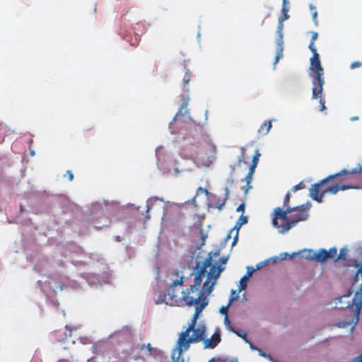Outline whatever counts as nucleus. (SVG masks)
<instances>
[{"mask_svg":"<svg viewBox=\"0 0 362 362\" xmlns=\"http://www.w3.org/2000/svg\"><path fill=\"white\" fill-rule=\"evenodd\" d=\"M211 252L202 262H198L197 264V272L194 279V285H192L188 289L189 293H195V296L183 297L185 303L187 305H199L204 294H210L214 286L219 278L221 273L225 267L221 264L217 266L216 264H211Z\"/></svg>","mask_w":362,"mask_h":362,"instance_id":"f257e3e1","label":"nucleus"},{"mask_svg":"<svg viewBox=\"0 0 362 362\" xmlns=\"http://www.w3.org/2000/svg\"><path fill=\"white\" fill-rule=\"evenodd\" d=\"M291 197V192H288L284 200L283 208L276 207L272 214V223L279 233H285L297 223L305 221L308 217L309 207L304 204L291 207L289 201Z\"/></svg>","mask_w":362,"mask_h":362,"instance_id":"f03ea898","label":"nucleus"},{"mask_svg":"<svg viewBox=\"0 0 362 362\" xmlns=\"http://www.w3.org/2000/svg\"><path fill=\"white\" fill-rule=\"evenodd\" d=\"M208 300L204 298L199 305L195 307V313L188 327L179 334V338L176 343L175 351H177L180 356L184 351L189 349L190 344L202 341L204 339L206 326L204 325H199L197 326V322L200 313L207 305Z\"/></svg>","mask_w":362,"mask_h":362,"instance_id":"7ed1b4c3","label":"nucleus"},{"mask_svg":"<svg viewBox=\"0 0 362 362\" xmlns=\"http://www.w3.org/2000/svg\"><path fill=\"white\" fill-rule=\"evenodd\" d=\"M345 176L342 173V170L334 175H329L320 182L311 185L310 191V197L319 203L323 202V198L327 194H331L329 188L339 185L341 186L345 182Z\"/></svg>","mask_w":362,"mask_h":362,"instance_id":"20e7f679","label":"nucleus"},{"mask_svg":"<svg viewBox=\"0 0 362 362\" xmlns=\"http://www.w3.org/2000/svg\"><path fill=\"white\" fill-rule=\"evenodd\" d=\"M309 76L312 78V98H320L325 84L324 69L321 65L320 55H313L310 59Z\"/></svg>","mask_w":362,"mask_h":362,"instance_id":"39448f33","label":"nucleus"},{"mask_svg":"<svg viewBox=\"0 0 362 362\" xmlns=\"http://www.w3.org/2000/svg\"><path fill=\"white\" fill-rule=\"evenodd\" d=\"M209 147L207 141H196L185 146L181 151V156L187 159L192 160L194 163L201 165H207L209 156L207 149Z\"/></svg>","mask_w":362,"mask_h":362,"instance_id":"423d86ee","label":"nucleus"},{"mask_svg":"<svg viewBox=\"0 0 362 362\" xmlns=\"http://www.w3.org/2000/svg\"><path fill=\"white\" fill-rule=\"evenodd\" d=\"M345 182L341 186L336 185L329 189L332 194H336L339 191L349 189H362V165L358 164L352 170H342Z\"/></svg>","mask_w":362,"mask_h":362,"instance_id":"0eeeda50","label":"nucleus"},{"mask_svg":"<svg viewBox=\"0 0 362 362\" xmlns=\"http://www.w3.org/2000/svg\"><path fill=\"white\" fill-rule=\"evenodd\" d=\"M173 275L176 277L169 286L167 295V300L170 305H177L180 301H185L183 297L189 296L188 289L186 291H181V296H179L180 290L183 286V275H180L177 270L173 272Z\"/></svg>","mask_w":362,"mask_h":362,"instance_id":"6e6552de","label":"nucleus"},{"mask_svg":"<svg viewBox=\"0 0 362 362\" xmlns=\"http://www.w3.org/2000/svg\"><path fill=\"white\" fill-rule=\"evenodd\" d=\"M71 331L69 330V335L66 334L65 339H57V341L60 342L57 346L59 356L62 357L58 362H69V359L72 358V351L74 347V341L71 339Z\"/></svg>","mask_w":362,"mask_h":362,"instance_id":"1a4fd4ad","label":"nucleus"},{"mask_svg":"<svg viewBox=\"0 0 362 362\" xmlns=\"http://www.w3.org/2000/svg\"><path fill=\"white\" fill-rule=\"evenodd\" d=\"M361 310V305H357L355 310L349 309L346 312H349L350 314H346V318L344 320L338 322L336 325L339 328H345L348 326L354 324L351 329H354V327L358 324L359 321V315Z\"/></svg>","mask_w":362,"mask_h":362,"instance_id":"9d476101","label":"nucleus"},{"mask_svg":"<svg viewBox=\"0 0 362 362\" xmlns=\"http://www.w3.org/2000/svg\"><path fill=\"white\" fill-rule=\"evenodd\" d=\"M285 21V18H279V24L277 27V34L279 35V38L277 40V44L279 46L278 48V52L275 58L274 64H277L279 59L283 57V29H284V21Z\"/></svg>","mask_w":362,"mask_h":362,"instance_id":"9b49d317","label":"nucleus"},{"mask_svg":"<svg viewBox=\"0 0 362 362\" xmlns=\"http://www.w3.org/2000/svg\"><path fill=\"white\" fill-rule=\"evenodd\" d=\"M221 334L217 329L209 339L202 340L204 349H214L221 341Z\"/></svg>","mask_w":362,"mask_h":362,"instance_id":"f8f14e48","label":"nucleus"},{"mask_svg":"<svg viewBox=\"0 0 362 362\" xmlns=\"http://www.w3.org/2000/svg\"><path fill=\"white\" fill-rule=\"evenodd\" d=\"M248 221V218L246 216L241 215L237 222L235 223V226L232 230H230V233L228 235L227 238H230V233L233 232V230H236V235L234 237L233 241L232 243V245H235L238 241V230L242 227L243 225L247 223Z\"/></svg>","mask_w":362,"mask_h":362,"instance_id":"ddd939ff","label":"nucleus"},{"mask_svg":"<svg viewBox=\"0 0 362 362\" xmlns=\"http://www.w3.org/2000/svg\"><path fill=\"white\" fill-rule=\"evenodd\" d=\"M255 272V269L252 267H248L247 268L246 274L240 279L239 281V288L238 292H241L243 290H245L247 286V281L252 276L253 272Z\"/></svg>","mask_w":362,"mask_h":362,"instance_id":"4468645a","label":"nucleus"},{"mask_svg":"<svg viewBox=\"0 0 362 362\" xmlns=\"http://www.w3.org/2000/svg\"><path fill=\"white\" fill-rule=\"evenodd\" d=\"M310 259L315 260L317 262H324L327 259V250L325 249H320L318 251H310Z\"/></svg>","mask_w":362,"mask_h":362,"instance_id":"2eb2a0df","label":"nucleus"},{"mask_svg":"<svg viewBox=\"0 0 362 362\" xmlns=\"http://www.w3.org/2000/svg\"><path fill=\"white\" fill-rule=\"evenodd\" d=\"M272 128V122L265 121L259 128L258 132L262 136L267 135Z\"/></svg>","mask_w":362,"mask_h":362,"instance_id":"dca6fc26","label":"nucleus"},{"mask_svg":"<svg viewBox=\"0 0 362 362\" xmlns=\"http://www.w3.org/2000/svg\"><path fill=\"white\" fill-rule=\"evenodd\" d=\"M13 132L7 126L0 122V143L3 142L5 136H8Z\"/></svg>","mask_w":362,"mask_h":362,"instance_id":"f3484780","label":"nucleus"},{"mask_svg":"<svg viewBox=\"0 0 362 362\" xmlns=\"http://www.w3.org/2000/svg\"><path fill=\"white\" fill-rule=\"evenodd\" d=\"M238 298V296L230 298L228 303L226 306H223L220 309V313L226 316H228V309L231 303Z\"/></svg>","mask_w":362,"mask_h":362,"instance_id":"a211bd4d","label":"nucleus"},{"mask_svg":"<svg viewBox=\"0 0 362 362\" xmlns=\"http://www.w3.org/2000/svg\"><path fill=\"white\" fill-rule=\"evenodd\" d=\"M252 175L248 174L246 175V177L242 180V181H244L247 184L246 187H243L242 189L245 191V193L247 194L248 190L252 188V186L250 185V183L252 180Z\"/></svg>","mask_w":362,"mask_h":362,"instance_id":"6ab92c4d","label":"nucleus"},{"mask_svg":"<svg viewBox=\"0 0 362 362\" xmlns=\"http://www.w3.org/2000/svg\"><path fill=\"white\" fill-rule=\"evenodd\" d=\"M288 4V0H283L282 13H284V16L280 17L279 18H285V21L289 18V15L288 14V8L286 7Z\"/></svg>","mask_w":362,"mask_h":362,"instance_id":"aec40b11","label":"nucleus"},{"mask_svg":"<svg viewBox=\"0 0 362 362\" xmlns=\"http://www.w3.org/2000/svg\"><path fill=\"white\" fill-rule=\"evenodd\" d=\"M337 250L336 247H332L328 251L327 250V259H334L337 257Z\"/></svg>","mask_w":362,"mask_h":362,"instance_id":"412c9836","label":"nucleus"},{"mask_svg":"<svg viewBox=\"0 0 362 362\" xmlns=\"http://www.w3.org/2000/svg\"><path fill=\"white\" fill-rule=\"evenodd\" d=\"M162 303H165L167 305H169V303H168V300H167V295L165 293L160 294L158 296L157 299L156 300V304H160Z\"/></svg>","mask_w":362,"mask_h":362,"instance_id":"4be33fe9","label":"nucleus"},{"mask_svg":"<svg viewBox=\"0 0 362 362\" xmlns=\"http://www.w3.org/2000/svg\"><path fill=\"white\" fill-rule=\"evenodd\" d=\"M146 349L147 351H148V356H151L153 354V352L156 351V349H154L151 344L150 343H148L147 344H143L142 346H141V350H143L144 349Z\"/></svg>","mask_w":362,"mask_h":362,"instance_id":"5701e85b","label":"nucleus"},{"mask_svg":"<svg viewBox=\"0 0 362 362\" xmlns=\"http://www.w3.org/2000/svg\"><path fill=\"white\" fill-rule=\"evenodd\" d=\"M310 9L311 11L313 20L315 22V24L317 25V11H316L315 7L313 5L310 6Z\"/></svg>","mask_w":362,"mask_h":362,"instance_id":"b1692460","label":"nucleus"},{"mask_svg":"<svg viewBox=\"0 0 362 362\" xmlns=\"http://www.w3.org/2000/svg\"><path fill=\"white\" fill-rule=\"evenodd\" d=\"M259 156H260L259 151V149H256L255 154L252 157V165H254L255 166L257 165Z\"/></svg>","mask_w":362,"mask_h":362,"instance_id":"393cba45","label":"nucleus"},{"mask_svg":"<svg viewBox=\"0 0 362 362\" xmlns=\"http://www.w3.org/2000/svg\"><path fill=\"white\" fill-rule=\"evenodd\" d=\"M224 324L226 328L230 332H235V329L231 326V322L228 316L224 317Z\"/></svg>","mask_w":362,"mask_h":362,"instance_id":"a878e982","label":"nucleus"},{"mask_svg":"<svg viewBox=\"0 0 362 362\" xmlns=\"http://www.w3.org/2000/svg\"><path fill=\"white\" fill-rule=\"evenodd\" d=\"M233 332L235 333L238 337H241L245 342H249L247 339V334L245 332H240L235 329V332Z\"/></svg>","mask_w":362,"mask_h":362,"instance_id":"bb28decb","label":"nucleus"},{"mask_svg":"<svg viewBox=\"0 0 362 362\" xmlns=\"http://www.w3.org/2000/svg\"><path fill=\"white\" fill-rule=\"evenodd\" d=\"M305 188V185L304 184L303 181L300 182L298 185H295L292 189L291 192H296V191L299 189H303Z\"/></svg>","mask_w":362,"mask_h":362,"instance_id":"cd10ccee","label":"nucleus"},{"mask_svg":"<svg viewBox=\"0 0 362 362\" xmlns=\"http://www.w3.org/2000/svg\"><path fill=\"white\" fill-rule=\"evenodd\" d=\"M346 249H341L339 252V254L337 257V258L335 259V262L337 261L338 259H346Z\"/></svg>","mask_w":362,"mask_h":362,"instance_id":"c85d7f7f","label":"nucleus"},{"mask_svg":"<svg viewBox=\"0 0 362 362\" xmlns=\"http://www.w3.org/2000/svg\"><path fill=\"white\" fill-rule=\"evenodd\" d=\"M108 362H124V360L121 357H116L115 354H112L109 357Z\"/></svg>","mask_w":362,"mask_h":362,"instance_id":"c756f323","label":"nucleus"},{"mask_svg":"<svg viewBox=\"0 0 362 362\" xmlns=\"http://www.w3.org/2000/svg\"><path fill=\"white\" fill-rule=\"evenodd\" d=\"M308 47L310 49V51L313 52V55L319 54L317 53V49H316V47L315 45V42H311L310 41Z\"/></svg>","mask_w":362,"mask_h":362,"instance_id":"7c9ffc66","label":"nucleus"},{"mask_svg":"<svg viewBox=\"0 0 362 362\" xmlns=\"http://www.w3.org/2000/svg\"><path fill=\"white\" fill-rule=\"evenodd\" d=\"M316 100H319L320 111L322 112L326 109L325 102L322 99V95L320 98H315Z\"/></svg>","mask_w":362,"mask_h":362,"instance_id":"2f4dec72","label":"nucleus"},{"mask_svg":"<svg viewBox=\"0 0 362 362\" xmlns=\"http://www.w3.org/2000/svg\"><path fill=\"white\" fill-rule=\"evenodd\" d=\"M190 79H191L190 73L187 72L183 77V81H184L185 84H187L189 82Z\"/></svg>","mask_w":362,"mask_h":362,"instance_id":"473e14b6","label":"nucleus"},{"mask_svg":"<svg viewBox=\"0 0 362 362\" xmlns=\"http://www.w3.org/2000/svg\"><path fill=\"white\" fill-rule=\"evenodd\" d=\"M245 203H242V204H240L237 207V209H236V211H237L238 212H243H243L245 211Z\"/></svg>","mask_w":362,"mask_h":362,"instance_id":"72a5a7b5","label":"nucleus"},{"mask_svg":"<svg viewBox=\"0 0 362 362\" xmlns=\"http://www.w3.org/2000/svg\"><path fill=\"white\" fill-rule=\"evenodd\" d=\"M66 175L68 176L69 181H72L74 179V175L71 170H69L66 172Z\"/></svg>","mask_w":362,"mask_h":362,"instance_id":"f704fd0d","label":"nucleus"},{"mask_svg":"<svg viewBox=\"0 0 362 362\" xmlns=\"http://www.w3.org/2000/svg\"><path fill=\"white\" fill-rule=\"evenodd\" d=\"M361 66V63L359 62H353L351 64V69H355L356 67H359Z\"/></svg>","mask_w":362,"mask_h":362,"instance_id":"c9c22d12","label":"nucleus"},{"mask_svg":"<svg viewBox=\"0 0 362 362\" xmlns=\"http://www.w3.org/2000/svg\"><path fill=\"white\" fill-rule=\"evenodd\" d=\"M256 167L257 166L251 164L250 166V168H249L248 174H250V175H253Z\"/></svg>","mask_w":362,"mask_h":362,"instance_id":"e433bc0d","label":"nucleus"},{"mask_svg":"<svg viewBox=\"0 0 362 362\" xmlns=\"http://www.w3.org/2000/svg\"><path fill=\"white\" fill-rule=\"evenodd\" d=\"M317 37H318L317 33V32H313L312 33V37H311L310 41L311 42H315L317 39Z\"/></svg>","mask_w":362,"mask_h":362,"instance_id":"4c0bfd02","label":"nucleus"},{"mask_svg":"<svg viewBox=\"0 0 362 362\" xmlns=\"http://www.w3.org/2000/svg\"><path fill=\"white\" fill-rule=\"evenodd\" d=\"M354 362H362V354L356 357L354 360Z\"/></svg>","mask_w":362,"mask_h":362,"instance_id":"58836bf2","label":"nucleus"},{"mask_svg":"<svg viewBox=\"0 0 362 362\" xmlns=\"http://www.w3.org/2000/svg\"><path fill=\"white\" fill-rule=\"evenodd\" d=\"M227 261H228V257H221V258L220 259V262H221V264H226Z\"/></svg>","mask_w":362,"mask_h":362,"instance_id":"ea45409f","label":"nucleus"},{"mask_svg":"<svg viewBox=\"0 0 362 362\" xmlns=\"http://www.w3.org/2000/svg\"><path fill=\"white\" fill-rule=\"evenodd\" d=\"M236 296L239 297L238 293H237L236 291L232 290L230 298L236 297Z\"/></svg>","mask_w":362,"mask_h":362,"instance_id":"a19ab883","label":"nucleus"},{"mask_svg":"<svg viewBox=\"0 0 362 362\" xmlns=\"http://www.w3.org/2000/svg\"><path fill=\"white\" fill-rule=\"evenodd\" d=\"M220 255V251L219 250L215 251L214 253H213V256L215 257H218V256Z\"/></svg>","mask_w":362,"mask_h":362,"instance_id":"79ce46f5","label":"nucleus"},{"mask_svg":"<svg viewBox=\"0 0 362 362\" xmlns=\"http://www.w3.org/2000/svg\"><path fill=\"white\" fill-rule=\"evenodd\" d=\"M187 102H185V103H182V107H181V109L180 110V114H182V108H185V107H187Z\"/></svg>","mask_w":362,"mask_h":362,"instance_id":"37998d69","label":"nucleus"},{"mask_svg":"<svg viewBox=\"0 0 362 362\" xmlns=\"http://www.w3.org/2000/svg\"><path fill=\"white\" fill-rule=\"evenodd\" d=\"M247 343L250 344V348H251L252 350H256V349H257L255 346V345H254L253 344H252L251 342H250V341H249V342H247Z\"/></svg>","mask_w":362,"mask_h":362,"instance_id":"c03bdc74","label":"nucleus"},{"mask_svg":"<svg viewBox=\"0 0 362 362\" xmlns=\"http://www.w3.org/2000/svg\"><path fill=\"white\" fill-rule=\"evenodd\" d=\"M225 190H226V199H228V195H229V189H228V188H227V187H226V188L225 189Z\"/></svg>","mask_w":362,"mask_h":362,"instance_id":"a18cd8bd","label":"nucleus"},{"mask_svg":"<svg viewBox=\"0 0 362 362\" xmlns=\"http://www.w3.org/2000/svg\"><path fill=\"white\" fill-rule=\"evenodd\" d=\"M358 273H361L362 275V267L358 269Z\"/></svg>","mask_w":362,"mask_h":362,"instance_id":"49530a36","label":"nucleus"},{"mask_svg":"<svg viewBox=\"0 0 362 362\" xmlns=\"http://www.w3.org/2000/svg\"><path fill=\"white\" fill-rule=\"evenodd\" d=\"M244 151H245V149H244V148H242V156H243V157L244 156Z\"/></svg>","mask_w":362,"mask_h":362,"instance_id":"de8ad7c7","label":"nucleus"},{"mask_svg":"<svg viewBox=\"0 0 362 362\" xmlns=\"http://www.w3.org/2000/svg\"><path fill=\"white\" fill-rule=\"evenodd\" d=\"M189 296H195V293H190Z\"/></svg>","mask_w":362,"mask_h":362,"instance_id":"09e8293b","label":"nucleus"},{"mask_svg":"<svg viewBox=\"0 0 362 362\" xmlns=\"http://www.w3.org/2000/svg\"><path fill=\"white\" fill-rule=\"evenodd\" d=\"M60 333H61V331H57V332H56V334H57V337L60 334Z\"/></svg>","mask_w":362,"mask_h":362,"instance_id":"8fccbe9b","label":"nucleus"},{"mask_svg":"<svg viewBox=\"0 0 362 362\" xmlns=\"http://www.w3.org/2000/svg\"><path fill=\"white\" fill-rule=\"evenodd\" d=\"M150 210V206L149 205H147V212Z\"/></svg>","mask_w":362,"mask_h":362,"instance_id":"3c124183","label":"nucleus"},{"mask_svg":"<svg viewBox=\"0 0 362 362\" xmlns=\"http://www.w3.org/2000/svg\"><path fill=\"white\" fill-rule=\"evenodd\" d=\"M149 218H150L149 216H147L145 217L146 219H148Z\"/></svg>","mask_w":362,"mask_h":362,"instance_id":"603ef678","label":"nucleus"}]
</instances>
